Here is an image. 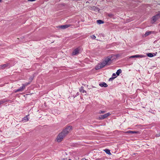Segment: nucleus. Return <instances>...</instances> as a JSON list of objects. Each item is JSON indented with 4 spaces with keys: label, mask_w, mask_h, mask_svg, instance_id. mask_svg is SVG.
I'll return each mask as SVG.
<instances>
[{
    "label": "nucleus",
    "mask_w": 160,
    "mask_h": 160,
    "mask_svg": "<svg viewBox=\"0 0 160 160\" xmlns=\"http://www.w3.org/2000/svg\"><path fill=\"white\" fill-rule=\"evenodd\" d=\"M150 33H151V32H146L145 33V34H144V36H146L150 34Z\"/></svg>",
    "instance_id": "obj_22"
},
{
    "label": "nucleus",
    "mask_w": 160,
    "mask_h": 160,
    "mask_svg": "<svg viewBox=\"0 0 160 160\" xmlns=\"http://www.w3.org/2000/svg\"><path fill=\"white\" fill-rule=\"evenodd\" d=\"M30 83V82H28V83H22V86L25 89V87L28 86L29 84Z\"/></svg>",
    "instance_id": "obj_14"
},
{
    "label": "nucleus",
    "mask_w": 160,
    "mask_h": 160,
    "mask_svg": "<svg viewBox=\"0 0 160 160\" xmlns=\"http://www.w3.org/2000/svg\"><path fill=\"white\" fill-rule=\"evenodd\" d=\"M105 112V111H99L98 113L101 114V113H104Z\"/></svg>",
    "instance_id": "obj_21"
},
{
    "label": "nucleus",
    "mask_w": 160,
    "mask_h": 160,
    "mask_svg": "<svg viewBox=\"0 0 160 160\" xmlns=\"http://www.w3.org/2000/svg\"><path fill=\"white\" fill-rule=\"evenodd\" d=\"M1 105V104H0V105Z\"/></svg>",
    "instance_id": "obj_33"
},
{
    "label": "nucleus",
    "mask_w": 160,
    "mask_h": 160,
    "mask_svg": "<svg viewBox=\"0 0 160 160\" xmlns=\"http://www.w3.org/2000/svg\"><path fill=\"white\" fill-rule=\"evenodd\" d=\"M138 131H128L126 132V133H138Z\"/></svg>",
    "instance_id": "obj_11"
},
{
    "label": "nucleus",
    "mask_w": 160,
    "mask_h": 160,
    "mask_svg": "<svg viewBox=\"0 0 160 160\" xmlns=\"http://www.w3.org/2000/svg\"><path fill=\"white\" fill-rule=\"evenodd\" d=\"M7 102V100L5 99L1 100L0 101V104H2Z\"/></svg>",
    "instance_id": "obj_16"
},
{
    "label": "nucleus",
    "mask_w": 160,
    "mask_h": 160,
    "mask_svg": "<svg viewBox=\"0 0 160 160\" xmlns=\"http://www.w3.org/2000/svg\"><path fill=\"white\" fill-rule=\"evenodd\" d=\"M160 136V132L157 135V137H159Z\"/></svg>",
    "instance_id": "obj_25"
},
{
    "label": "nucleus",
    "mask_w": 160,
    "mask_h": 160,
    "mask_svg": "<svg viewBox=\"0 0 160 160\" xmlns=\"http://www.w3.org/2000/svg\"><path fill=\"white\" fill-rule=\"evenodd\" d=\"M1 2V0H0V2Z\"/></svg>",
    "instance_id": "obj_31"
},
{
    "label": "nucleus",
    "mask_w": 160,
    "mask_h": 160,
    "mask_svg": "<svg viewBox=\"0 0 160 160\" xmlns=\"http://www.w3.org/2000/svg\"><path fill=\"white\" fill-rule=\"evenodd\" d=\"M79 94V93L78 92H77L76 93V95H77V96H78Z\"/></svg>",
    "instance_id": "obj_28"
},
{
    "label": "nucleus",
    "mask_w": 160,
    "mask_h": 160,
    "mask_svg": "<svg viewBox=\"0 0 160 160\" xmlns=\"http://www.w3.org/2000/svg\"><path fill=\"white\" fill-rule=\"evenodd\" d=\"M79 53V50L78 48H76L73 52V55H76L78 54Z\"/></svg>",
    "instance_id": "obj_9"
},
{
    "label": "nucleus",
    "mask_w": 160,
    "mask_h": 160,
    "mask_svg": "<svg viewBox=\"0 0 160 160\" xmlns=\"http://www.w3.org/2000/svg\"><path fill=\"white\" fill-rule=\"evenodd\" d=\"M70 25H66L63 26H60L59 28H65L69 27H70Z\"/></svg>",
    "instance_id": "obj_12"
},
{
    "label": "nucleus",
    "mask_w": 160,
    "mask_h": 160,
    "mask_svg": "<svg viewBox=\"0 0 160 160\" xmlns=\"http://www.w3.org/2000/svg\"><path fill=\"white\" fill-rule=\"evenodd\" d=\"M72 127L68 126L64 129L57 137V139L58 142L61 141L64 137L66 136L72 129Z\"/></svg>",
    "instance_id": "obj_1"
},
{
    "label": "nucleus",
    "mask_w": 160,
    "mask_h": 160,
    "mask_svg": "<svg viewBox=\"0 0 160 160\" xmlns=\"http://www.w3.org/2000/svg\"><path fill=\"white\" fill-rule=\"evenodd\" d=\"M99 85L102 87H105L106 88L108 87V85L105 82H103L102 83H100Z\"/></svg>",
    "instance_id": "obj_10"
},
{
    "label": "nucleus",
    "mask_w": 160,
    "mask_h": 160,
    "mask_svg": "<svg viewBox=\"0 0 160 160\" xmlns=\"http://www.w3.org/2000/svg\"><path fill=\"white\" fill-rule=\"evenodd\" d=\"M122 72V70L120 69L118 70L116 72V74L117 76H119V74Z\"/></svg>",
    "instance_id": "obj_13"
},
{
    "label": "nucleus",
    "mask_w": 160,
    "mask_h": 160,
    "mask_svg": "<svg viewBox=\"0 0 160 160\" xmlns=\"http://www.w3.org/2000/svg\"><path fill=\"white\" fill-rule=\"evenodd\" d=\"M114 79V78H110L109 79V81H112V80H113V79Z\"/></svg>",
    "instance_id": "obj_24"
},
{
    "label": "nucleus",
    "mask_w": 160,
    "mask_h": 160,
    "mask_svg": "<svg viewBox=\"0 0 160 160\" xmlns=\"http://www.w3.org/2000/svg\"><path fill=\"white\" fill-rule=\"evenodd\" d=\"M97 22L99 24L103 23H104L103 21L100 20H97Z\"/></svg>",
    "instance_id": "obj_20"
},
{
    "label": "nucleus",
    "mask_w": 160,
    "mask_h": 160,
    "mask_svg": "<svg viewBox=\"0 0 160 160\" xmlns=\"http://www.w3.org/2000/svg\"><path fill=\"white\" fill-rule=\"evenodd\" d=\"M68 160H72L71 159H69Z\"/></svg>",
    "instance_id": "obj_32"
},
{
    "label": "nucleus",
    "mask_w": 160,
    "mask_h": 160,
    "mask_svg": "<svg viewBox=\"0 0 160 160\" xmlns=\"http://www.w3.org/2000/svg\"><path fill=\"white\" fill-rule=\"evenodd\" d=\"M159 16L158 14H157L155 16H153L152 18V23H154L157 20L158 18V16Z\"/></svg>",
    "instance_id": "obj_5"
},
{
    "label": "nucleus",
    "mask_w": 160,
    "mask_h": 160,
    "mask_svg": "<svg viewBox=\"0 0 160 160\" xmlns=\"http://www.w3.org/2000/svg\"><path fill=\"white\" fill-rule=\"evenodd\" d=\"M112 77H113V78H115L116 77V74L115 73H113Z\"/></svg>",
    "instance_id": "obj_23"
},
{
    "label": "nucleus",
    "mask_w": 160,
    "mask_h": 160,
    "mask_svg": "<svg viewBox=\"0 0 160 160\" xmlns=\"http://www.w3.org/2000/svg\"><path fill=\"white\" fill-rule=\"evenodd\" d=\"M35 0H28L29 1H34Z\"/></svg>",
    "instance_id": "obj_30"
},
{
    "label": "nucleus",
    "mask_w": 160,
    "mask_h": 160,
    "mask_svg": "<svg viewBox=\"0 0 160 160\" xmlns=\"http://www.w3.org/2000/svg\"><path fill=\"white\" fill-rule=\"evenodd\" d=\"M83 88L82 87L81 88L79 89V91L80 92H81L83 93L84 92L86 93V91L83 89Z\"/></svg>",
    "instance_id": "obj_15"
},
{
    "label": "nucleus",
    "mask_w": 160,
    "mask_h": 160,
    "mask_svg": "<svg viewBox=\"0 0 160 160\" xmlns=\"http://www.w3.org/2000/svg\"><path fill=\"white\" fill-rule=\"evenodd\" d=\"M24 89V88L22 86V87H20V88L15 90L14 92L16 93L19 92H22Z\"/></svg>",
    "instance_id": "obj_8"
},
{
    "label": "nucleus",
    "mask_w": 160,
    "mask_h": 160,
    "mask_svg": "<svg viewBox=\"0 0 160 160\" xmlns=\"http://www.w3.org/2000/svg\"><path fill=\"white\" fill-rule=\"evenodd\" d=\"M93 38H92V39H95V38H96L95 36H93Z\"/></svg>",
    "instance_id": "obj_29"
},
{
    "label": "nucleus",
    "mask_w": 160,
    "mask_h": 160,
    "mask_svg": "<svg viewBox=\"0 0 160 160\" xmlns=\"http://www.w3.org/2000/svg\"><path fill=\"white\" fill-rule=\"evenodd\" d=\"M143 57L142 55H134L131 56L129 57V58H143Z\"/></svg>",
    "instance_id": "obj_7"
},
{
    "label": "nucleus",
    "mask_w": 160,
    "mask_h": 160,
    "mask_svg": "<svg viewBox=\"0 0 160 160\" xmlns=\"http://www.w3.org/2000/svg\"><path fill=\"white\" fill-rule=\"evenodd\" d=\"M81 160H88L84 158H83Z\"/></svg>",
    "instance_id": "obj_26"
},
{
    "label": "nucleus",
    "mask_w": 160,
    "mask_h": 160,
    "mask_svg": "<svg viewBox=\"0 0 160 160\" xmlns=\"http://www.w3.org/2000/svg\"><path fill=\"white\" fill-rule=\"evenodd\" d=\"M77 97V95H73V97L74 98H75V97Z\"/></svg>",
    "instance_id": "obj_27"
},
{
    "label": "nucleus",
    "mask_w": 160,
    "mask_h": 160,
    "mask_svg": "<svg viewBox=\"0 0 160 160\" xmlns=\"http://www.w3.org/2000/svg\"><path fill=\"white\" fill-rule=\"evenodd\" d=\"M9 66V64L8 63H6L0 65V68L2 69H4L6 68Z\"/></svg>",
    "instance_id": "obj_6"
},
{
    "label": "nucleus",
    "mask_w": 160,
    "mask_h": 160,
    "mask_svg": "<svg viewBox=\"0 0 160 160\" xmlns=\"http://www.w3.org/2000/svg\"><path fill=\"white\" fill-rule=\"evenodd\" d=\"M111 57H108L105 59L104 62L107 65H109L112 62Z\"/></svg>",
    "instance_id": "obj_3"
},
{
    "label": "nucleus",
    "mask_w": 160,
    "mask_h": 160,
    "mask_svg": "<svg viewBox=\"0 0 160 160\" xmlns=\"http://www.w3.org/2000/svg\"><path fill=\"white\" fill-rule=\"evenodd\" d=\"M147 56L149 57H152L154 56L152 53H149L147 54Z\"/></svg>",
    "instance_id": "obj_17"
},
{
    "label": "nucleus",
    "mask_w": 160,
    "mask_h": 160,
    "mask_svg": "<svg viewBox=\"0 0 160 160\" xmlns=\"http://www.w3.org/2000/svg\"><path fill=\"white\" fill-rule=\"evenodd\" d=\"M23 120L25 121H27L28 120V116H26L25 117L23 118Z\"/></svg>",
    "instance_id": "obj_19"
},
{
    "label": "nucleus",
    "mask_w": 160,
    "mask_h": 160,
    "mask_svg": "<svg viewBox=\"0 0 160 160\" xmlns=\"http://www.w3.org/2000/svg\"><path fill=\"white\" fill-rule=\"evenodd\" d=\"M104 151L105 152L108 154H111V153L110 152V151L108 149H105Z\"/></svg>",
    "instance_id": "obj_18"
},
{
    "label": "nucleus",
    "mask_w": 160,
    "mask_h": 160,
    "mask_svg": "<svg viewBox=\"0 0 160 160\" xmlns=\"http://www.w3.org/2000/svg\"><path fill=\"white\" fill-rule=\"evenodd\" d=\"M106 65H107L106 63L103 61L102 62L98 64L95 67L96 70H98L104 67Z\"/></svg>",
    "instance_id": "obj_2"
},
{
    "label": "nucleus",
    "mask_w": 160,
    "mask_h": 160,
    "mask_svg": "<svg viewBox=\"0 0 160 160\" xmlns=\"http://www.w3.org/2000/svg\"><path fill=\"white\" fill-rule=\"evenodd\" d=\"M111 113H110L109 112L103 115L100 116L99 117L98 119L99 120L103 119L105 118H107L108 117L111 115Z\"/></svg>",
    "instance_id": "obj_4"
}]
</instances>
